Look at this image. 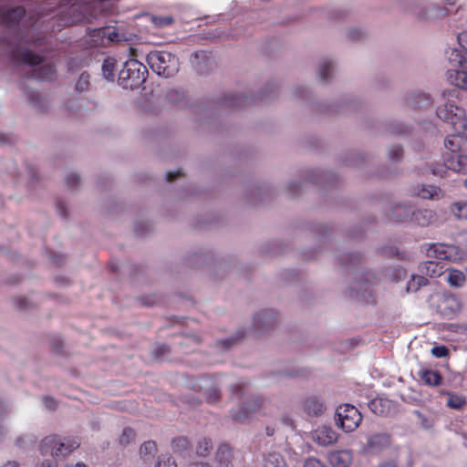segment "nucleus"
<instances>
[{
	"label": "nucleus",
	"mask_w": 467,
	"mask_h": 467,
	"mask_svg": "<svg viewBox=\"0 0 467 467\" xmlns=\"http://www.w3.org/2000/svg\"><path fill=\"white\" fill-rule=\"evenodd\" d=\"M438 117L451 127L456 122L467 120L465 110L459 106V92L456 89L445 90L441 93V101L437 108Z\"/></svg>",
	"instance_id": "f257e3e1"
},
{
	"label": "nucleus",
	"mask_w": 467,
	"mask_h": 467,
	"mask_svg": "<svg viewBox=\"0 0 467 467\" xmlns=\"http://www.w3.org/2000/svg\"><path fill=\"white\" fill-rule=\"evenodd\" d=\"M451 68L447 71L448 81L462 89H467V51L451 47L447 52Z\"/></svg>",
	"instance_id": "f03ea898"
},
{
	"label": "nucleus",
	"mask_w": 467,
	"mask_h": 467,
	"mask_svg": "<svg viewBox=\"0 0 467 467\" xmlns=\"http://www.w3.org/2000/svg\"><path fill=\"white\" fill-rule=\"evenodd\" d=\"M147 76V67L139 60L131 58L119 70L118 84L123 88L135 89L145 82Z\"/></svg>",
	"instance_id": "7ed1b4c3"
},
{
	"label": "nucleus",
	"mask_w": 467,
	"mask_h": 467,
	"mask_svg": "<svg viewBox=\"0 0 467 467\" xmlns=\"http://www.w3.org/2000/svg\"><path fill=\"white\" fill-rule=\"evenodd\" d=\"M146 60L152 71L164 78H171L179 70V58L168 51H151Z\"/></svg>",
	"instance_id": "20e7f679"
},
{
	"label": "nucleus",
	"mask_w": 467,
	"mask_h": 467,
	"mask_svg": "<svg viewBox=\"0 0 467 467\" xmlns=\"http://www.w3.org/2000/svg\"><path fill=\"white\" fill-rule=\"evenodd\" d=\"M80 441L77 437L61 439L58 435H49L41 441V453L56 457H65L78 448Z\"/></svg>",
	"instance_id": "39448f33"
},
{
	"label": "nucleus",
	"mask_w": 467,
	"mask_h": 467,
	"mask_svg": "<svg viewBox=\"0 0 467 467\" xmlns=\"http://www.w3.org/2000/svg\"><path fill=\"white\" fill-rule=\"evenodd\" d=\"M362 416L353 405L342 404L336 410L337 425L346 432L355 431L360 424Z\"/></svg>",
	"instance_id": "423d86ee"
},
{
	"label": "nucleus",
	"mask_w": 467,
	"mask_h": 467,
	"mask_svg": "<svg viewBox=\"0 0 467 467\" xmlns=\"http://www.w3.org/2000/svg\"><path fill=\"white\" fill-rule=\"evenodd\" d=\"M392 444L390 435L385 431H373L366 435V442L361 447V452L378 455Z\"/></svg>",
	"instance_id": "0eeeda50"
},
{
	"label": "nucleus",
	"mask_w": 467,
	"mask_h": 467,
	"mask_svg": "<svg viewBox=\"0 0 467 467\" xmlns=\"http://www.w3.org/2000/svg\"><path fill=\"white\" fill-rule=\"evenodd\" d=\"M452 130L453 131L445 139L444 146L451 151V154H455L457 150L467 147V120L456 122Z\"/></svg>",
	"instance_id": "6e6552de"
},
{
	"label": "nucleus",
	"mask_w": 467,
	"mask_h": 467,
	"mask_svg": "<svg viewBox=\"0 0 467 467\" xmlns=\"http://www.w3.org/2000/svg\"><path fill=\"white\" fill-rule=\"evenodd\" d=\"M26 15V10L23 6H16L13 8L1 7L0 8V26H5L8 29L16 28L20 21Z\"/></svg>",
	"instance_id": "1a4fd4ad"
},
{
	"label": "nucleus",
	"mask_w": 467,
	"mask_h": 467,
	"mask_svg": "<svg viewBox=\"0 0 467 467\" xmlns=\"http://www.w3.org/2000/svg\"><path fill=\"white\" fill-rule=\"evenodd\" d=\"M11 60L15 64H25L29 66L40 65L45 61L44 57L36 55L27 48L16 47L10 53Z\"/></svg>",
	"instance_id": "9d476101"
},
{
	"label": "nucleus",
	"mask_w": 467,
	"mask_h": 467,
	"mask_svg": "<svg viewBox=\"0 0 467 467\" xmlns=\"http://www.w3.org/2000/svg\"><path fill=\"white\" fill-rule=\"evenodd\" d=\"M312 440L320 446H329L337 442V433L328 426H321L311 432Z\"/></svg>",
	"instance_id": "9b49d317"
},
{
	"label": "nucleus",
	"mask_w": 467,
	"mask_h": 467,
	"mask_svg": "<svg viewBox=\"0 0 467 467\" xmlns=\"http://www.w3.org/2000/svg\"><path fill=\"white\" fill-rule=\"evenodd\" d=\"M276 318V315L272 310H262L255 313L253 317V331L260 332L270 327Z\"/></svg>",
	"instance_id": "f8f14e48"
},
{
	"label": "nucleus",
	"mask_w": 467,
	"mask_h": 467,
	"mask_svg": "<svg viewBox=\"0 0 467 467\" xmlns=\"http://www.w3.org/2000/svg\"><path fill=\"white\" fill-rule=\"evenodd\" d=\"M443 165L455 172L467 173V155L446 154L443 157Z\"/></svg>",
	"instance_id": "ddd939ff"
},
{
	"label": "nucleus",
	"mask_w": 467,
	"mask_h": 467,
	"mask_svg": "<svg viewBox=\"0 0 467 467\" xmlns=\"http://www.w3.org/2000/svg\"><path fill=\"white\" fill-rule=\"evenodd\" d=\"M419 271L431 278L438 277L445 273V265L434 259H429L419 265Z\"/></svg>",
	"instance_id": "4468645a"
},
{
	"label": "nucleus",
	"mask_w": 467,
	"mask_h": 467,
	"mask_svg": "<svg viewBox=\"0 0 467 467\" xmlns=\"http://www.w3.org/2000/svg\"><path fill=\"white\" fill-rule=\"evenodd\" d=\"M327 459L332 467H349L353 455L349 450H338L331 451Z\"/></svg>",
	"instance_id": "2eb2a0df"
},
{
	"label": "nucleus",
	"mask_w": 467,
	"mask_h": 467,
	"mask_svg": "<svg viewBox=\"0 0 467 467\" xmlns=\"http://www.w3.org/2000/svg\"><path fill=\"white\" fill-rule=\"evenodd\" d=\"M232 458V449L226 444L220 445L215 454V467H233Z\"/></svg>",
	"instance_id": "dca6fc26"
},
{
	"label": "nucleus",
	"mask_w": 467,
	"mask_h": 467,
	"mask_svg": "<svg viewBox=\"0 0 467 467\" xmlns=\"http://www.w3.org/2000/svg\"><path fill=\"white\" fill-rule=\"evenodd\" d=\"M56 77V69L52 65H46L39 69H32L27 78L42 81H50Z\"/></svg>",
	"instance_id": "f3484780"
},
{
	"label": "nucleus",
	"mask_w": 467,
	"mask_h": 467,
	"mask_svg": "<svg viewBox=\"0 0 467 467\" xmlns=\"http://www.w3.org/2000/svg\"><path fill=\"white\" fill-rule=\"evenodd\" d=\"M411 220L417 224L427 226L434 222L435 213L431 210H412Z\"/></svg>",
	"instance_id": "a211bd4d"
},
{
	"label": "nucleus",
	"mask_w": 467,
	"mask_h": 467,
	"mask_svg": "<svg viewBox=\"0 0 467 467\" xmlns=\"http://www.w3.org/2000/svg\"><path fill=\"white\" fill-rule=\"evenodd\" d=\"M445 279L449 283V285L451 287L459 288L462 287L466 281V277L464 274L457 269L454 268H449L446 269L445 273Z\"/></svg>",
	"instance_id": "6ab92c4d"
},
{
	"label": "nucleus",
	"mask_w": 467,
	"mask_h": 467,
	"mask_svg": "<svg viewBox=\"0 0 467 467\" xmlns=\"http://www.w3.org/2000/svg\"><path fill=\"white\" fill-rule=\"evenodd\" d=\"M419 377L428 386H439L442 381L441 374L432 369L420 370Z\"/></svg>",
	"instance_id": "aec40b11"
},
{
	"label": "nucleus",
	"mask_w": 467,
	"mask_h": 467,
	"mask_svg": "<svg viewBox=\"0 0 467 467\" xmlns=\"http://www.w3.org/2000/svg\"><path fill=\"white\" fill-rule=\"evenodd\" d=\"M335 66L333 61L329 59H324L319 63L317 68V78L319 81L325 82L331 78Z\"/></svg>",
	"instance_id": "412c9836"
},
{
	"label": "nucleus",
	"mask_w": 467,
	"mask_h": 467,
	"mask_svg": "<svg viewBox=\"0 0 467 467\" xmlns=\"http://www.w3.org/2000/svg\"><path fill=\"white\" fill-rule=\"evenodd\" d=\"M413 208L406 204H398L392 209V217L398 222H404L411 219Z\"/></svg>",
	"instance_id": "4be33fe9"
},
{
	"label": "nucleus",
	"mask_w": 467,
	"mask_h": 467,
	"mask_svg": "<svg viewBox=\"0 0 467 467\" xmlns=\"http://www.w3.org/2000/svg\"><path fill=\"white\" fill-rule=\"evenodd\" d=\"M264 467H288L283 456L276 451H269L264 457Z\"/></svg>",
	"instance_id": "5701e85b"
},
{
	"label": "nucleus",
	"mask_w": 467,
	"mask_h": 467,
	"mask_svg": "<svg viewBox=\"0 0 467 467\" xmlns=\"http://www.w3.org/2000/svg\"><path fill=\"white\" fill-rule=\"evenodd\" d=\"M109 29L102 27V28H96L90 31L89 36L91 38V41L93 42V45L96 47L99 46H105V41L109 42L112 40V38L109 36L107 37Z\"/></svg>",
	"instance_id": "b1692460"
},
{
	"label": "nucleus",
	"mask_w": 467,
	"mask_h": 467,
	"mask_svg": "<svg viewBox=\"0 0 467 467\" xmlns=\"http://www.w3.org/2000/svg\"><path fill=\"white\" fill-rule=\"evenodd\" d=\"M262 406V401L257 398H253L248 401L246 406L243 408L242 411L233 412V417L236 420H242L243 418L248 417L249 414L256 410Z\"/></svg>",
	"instance_id": "393cba45"
},
{
	"label": "nucleus",
	"mask_w": 467,
	"mask_h": 467,
	"mask_svg": "<svg viewBox=\"0 0 467 467\" xmlns=\"http://www.w3.org/2000/svg\"><path fill=\"white\" fill-rule=\"evenodd\" d=\"M304 410L310 416H317L323 410V404L315 398L306 400L304 402Z\"/></svg>",
	"instance_id": "a878e982"
},
{
	"label": "nucleus",
	"mask_w": 467,
	"mask_h": 467,
	"mask_svg": "<svg viewBox=\"0 0 467 467\" xmlns=\"http://www.w3.org/2000/svg\"><path fill=\"white\" fill-rule=\"evenodd\" d=\"M428 284L426 277L422 275H411L410 279L407 283L406 290L408 293H415L421 286H425Z\"/></svg>",
	"instance_id": "bb28decb"
},
{
	"label": "nucleus",
	"mask_w": 467,
	"mask_h": 467,
	"mask_svg": "<svg viewBox=\"0 0 467 467\" xmlns=\"http://www.w3.org/2000/svg\"><path fill=\"white\" fill-rule=\"evenodd\" d=\"M248 98L243 94H229L224 103L229 107L239 108L247 104Z\"/></svg>",
	"instance_id": "cd10ccee"
},
{
	"label": "nucleus",
	"mask_w": 467,
	"mask_h": 467,
	"mask_svg": "<svg viewBox=\"0 0 467 467\" xmlns=\"http://www.w3.org/2000/svg\"><path fill=\"white\" fill-rule=\"evenodd\" d=\"M372 412L377 415H384L388 412V401L383 399H374L368 403Z\"/></svg>",
	"instance_id": "c85d7f7f"
},
{
	"label": "nucleus",
	"mask_w": 467,
	"mask_h": 467,
	"mask_svg": "<svg viewBox=\"0 0 467 467\" xmlns=\"http://www.w3.org/2000/svg\"><path fill=\"white\" fill-rule=\"evenodd\" d=\"M116 66V59L111 57H108L104 59L102 64V74L104 78L108 80H112L114 77Z\"/></svg>",
	"instance_id": "c756f323"
},
{
	"label": "nucleus",
	"mask_w": 467,
	"mask_h": 467,
	"mask_svg": "<svg viewBox=\"0 0 467 467\" xmlns=\"http://www.w3.org/2000/svg\"><path fill=\"white\" fill-rule=\"evenodd\" d=\"M249 333H250V331H242V332L237 331L236 335L234 337L218 341L216 347L220 350L227 349L230 346H232L234 343H236L237 341L241 340L243 337H244Z\"/></svg>",
	"instance_id": "7c9ffc66"
},
{
	"label": "nucleus",
	"mask_w": 467,
	"mask_h": 467,
	"mask_svg": "<svg viewBox=\"0 0 467 467\" xmlns=\"http://www.w3.org/2000/svg\"><path fill=\"white\" fill-rule=\"evenodd\" d=\"M157 452V445L153 441H147L143 442L140 447V454L142 458L150 459Z\"/></svg>",
	"instance_id": "2f4dec72"
},
{
	"label": "nucleus",
	"mask_w": 467,
	"mask_h": 467,
	"mask_svg": "<svg viewBox=\"0 0 467 467\" xmlns=\"http://www.w3.org/2000/svg\"><path fill=\"white\" fill-rule=\"evenodd\" d=\"M451 213L459 219L467 220V201L455 202L451 207Z\"/></svg>",
	"instance_id": "473e14b6"
},
{
	"label": "nucleus",
	"mask_w": 467,
	"mask_h": 467,
	"mask_svg": "<svg viewBox=\"0 0 467 467\" xmlns=\"http://www.w3.org/2000/svg\"><path fill=\"white\" fill-rule=\"evenodd\" d=\"M465 399L461 395L448 393L447 406L451 409H461L465 404Z\"/></svg>",
	"instance_id": "72a5a7b5"
},
{
	"label": "nucleus",
	"mask_w": 467,
	"mask_h": 467,
	"mask_svg": "<svg viewBox=\"0 0 467 467\" xmlns=\"http://www.w3.org/2000/svg\"><path fill=\"white\" fill-rule=\"evenodd\" d=\"M150 20L157 27H164L173 23V18L170 16H152Z\"/></svg>",
	"instance_id": "f704fd0d"
},
{
	"label": "nucleus",
	"mask_w": 467,
	"mask_h": 467,
	"mask_svg": "<svg viewBox=\"0 0 467 467\" xmlns=\"http://www.w3.org/2000/svg\"><path fill=\"white\" fill-rule=\"evenodd\" d=\"M387 154L390 161H399L403 156V150L400 145H393L389 148Z\"/></svg>",
	"instance_id": "c9c22d12"
},
{
	"label": "nucleus",
	"mask_w": 467,
	"mask_h": 467,
	"mask_svg": "<svg viewBox=\"0 0 467 467\" xmlns=\"http://www.w3.org/2000/svg\"><path fill=\"white\" fill-rule=\"evenodd\" d=\"M136 437V432L133 429L127 427L123 430L119 437V443L123 446L130 443Z\"/></svg>",
	"instance_id": "e433bc0d"
},
{
	"label": "nucleus",
	"mask_w": 467,
	"mask_h": 467,
	"mask_svg": "<svg viewBox=\"0 0 467 467\" xmlns=\"http://www.w3.org/2000/svg\"><path fill=\"white\" fill-rule=\"evenodd\" d=\"M209 393L206 392V402L213 403L220 398V387L215 383H211Z\"/></svg>",
	"instance_id": "4c0bfd02"
},
{
	"label": "nucleus",
	"mask_w": 467,
	"mask_h": 467,
	"mask_svg": "<svg viewBox=\"0 0 467 467\" xmlns=\"http://www.w3.org/2000/svg\"><path fill=\"white\" fill-rule=\"evenodd\" d=\"M204 61V51L200 50L192 53L190 57L191 65L197 70L202 67V63Z\"/></svg>",
	"instance_id": "58836bf2"
},
{
	"label": "nucleus",
	"mask_w": 467,
	"mask_h": 467,
	"mask_svg": "<svg viewBox=\"0 0 467 467\" xmlns=\"http://www.w3.org/2000/svg\"><path fill=\"white\" fill-rule=\"evenodd\" d=\"M189 442L184 437H177L172 440L171 446L174 451H182L188 448Z\"/></svg>",
	"instance_id": "ea45409f"
},
{
	"label": "nucleus",
	"mask_w": 467,
	"mask_h": 467,
	"mask_svg": "<svg viewBox=\"0 0 467 467\" xmlns=\"http://www.w3.org/2000/svg\"><path fill=\"white\" fill-rule=\"evenodd\" d=\"M89 85V75L87 72L81 73L79 78L76 84V89L78 91H84L88 89Z\"/></svg>",
	"instance_id": "a19ab883"
},
{
	"label": "nucleus",
	"mask_w": 467,
	"mask_h": 467,
	"mask_svg": "<svg viewBox=\"0 0 467 467\" xmlns=\"http://www.w3.org/2000/svg\"><path fill=\"white\" fill-rule=\"evenodd\" d=\"M155 467H177V464L171 456L161 455L158 458Z\"/></svg>",
	"instance_id": "79ce46f5"
},
{
	"label": "nucleus",
	"mask_w": 467,
	"mask_h": 467,
	"mask_svg": "<svg viewBox=\"0 0 467 467\" xmlns=\"http://www.w3.org/2000/svg\"><path fill=\"white\" fill-rule=\"evenodd\" d=\"M436 189L431 186H422L417 194L423 199H431L435 196Z\"/></svg>",
	"instance_id": "37998d69"
},
{
	"label": "nucleus",
	"mask_w": 467,
	"mask_h": 467,
	"mask_svg": "<svg viewBox=\"0 0 467 467\" xmlns=\"http://www.w3.org/2000/svg\"><path fill=\"white\" fill-rule=\"evenodd\" d=\"M417 415L420 420L421 427L425 430H431L434 427L435 420L433 418L427 417L417 411Z\"/></svg>",
	"instance_id": "c03bdc74"
},
{
	"label": "nucleus",
	"mask_w": 467,
	"mask_h": 467,
	"mask_svg": "<svg viewBox=\"0 0 467 467\" xmlns=\"http://www.w3.org/2000/svg\"><path fill=\"white\" fill-rule=\"evenodd\" d=\"M171 352L170 347L165 344L158 345L154 351L153 356L156 359L161 358L164 355Z\"/></svg>",
	"instance_id": "a18cd8bd"
},
{
	"label": "nucleus",
	"mask_w": 467,
	"mask_h": 467,
	"mask_svg": "<svg viewBox=\"0 0 467 467\" xmlns=\"http://www.w3.org/2000/svg\"><path fill=\"white\" fill-rule=\"evenodd\" d=\"M304 467H327L321 460L315 457L306 459Z\"/></svg>",
	"instance_id": "49530a36"
},
{
	"label": "nucleus",
	"mask_w": 467,
	"mask_h": 467,
	"mask_svg": "<svg viewBox=\"0 0 467 467\" xmlns=\"http://www.w3.org/2000/svg\"><path fill=\"white\" fill-rule=\"evenodd\" d=\"M80 182V178L78 174L72 173L67 176L66 178V184L73 189L77 187Z\"/></svg>",
	"instance_id": "de8ad7c7"
},
{
	"label": "nucleus",
	"mask_w": 467,
	"mask_h": 467,
	"mask_svg": "<svg viewBox=\"0 0 467 467\" xmlns=\"http://www.w3.org/2000/svg\"><path fill=\"white\" fill-rule=\"evenodd\" d=\"M431 354L436 358H444L448 355V349L444 346H437L431 348Z\"/></svg>",
	"instance_id": "09e8293b"
},
{
	"label": "nucleus",
	"mask_w": 467,
	"mask_h": 467,
	"mask_svg": "<svg viewBox=\"0 0 467 467\" xmlns=\"http://www.w3.org/2000/svg\"><path fill=\"white\" fill-rule=\"evenodd\" d=\"M458 45L461 49L467 51V32H462L457 36Z\"/></svg>",
	"instance_id": "8fccbe9b"
},
{
	"label": "nucleus",
	"mask_w": 467,
	"mask_h": 467,
	"mask_svg": "<svg viewBox=\"0 0 467 467\" xmlns=\"http://www.w3.org/2000/svg\"><path fill=\"white\" fill-rule=\"evenodd\" d=\"M44 403H45V406L47 407V409L50 410H55L57 407V402L55 399L51 398V397H44Z\"/></svg>",
	"instance_id": "3c124183"
},
{
	"label": "nucleus",
	"mask_w": 467,
	"mask_h": 467,
	"mask_svg": "<svg viewBox=\"0 0 467 467\" xmlns=\"http://www.w3.org/2000/svg\"><path fill=\"white\" fill-rule=\"evenodd\" d=\"M445 303L450 306V307L453 310L459 309V302L453 296H448L444 299Z\"/></svg>",
	"instance_id": "603ef678"
},
{
	"label": "nucleus",
	"mask_w": 467,
	"mask_h": 467,
	"mask_svg": "<svg viewBox=\"0 0 467 467\" xmlns=\"http://www.w3.org/2000/svg\"><path fill=\"white\" fill-rule=\"evenodd\" d=\"M15 304L19 309H26L28 307V302L26 297H17L15 299Z\"/></svg>",
	"instance_id": "864d4df0"
},
{
	"label": "nucleus",
	"mask_w": 467,
	"mask_h": 467,
	"mask_svg": "<svg viewBox=\"0 0 467 467\" xmlns=\"http://www.w3.org/2000/svg\"><path fill=\"white\" fill-rule=\"evenodd\" d=\"M362 35V31L358 28L349 29L348 33V37L353 40L358 39Z\"/></svg>",
	"instance_id": "5fc2aeb1"
},
{
	"label": "nucleus",
	"mask_w": 467,
	"mask_h": 467,
	"mask_svg": "<svg viewBox=\"0 0 467 467\" xmlns=\"http://www.w3.org/2000/svg\"><path fill=\"white\" fill-rule=\"evenodd\" d=\"M181 176H182V172L181 170H177L175 171H169L166 174V180L168 182H172V181H174L175 179H177V178H179Z\"/></svg>",
	"instance_id": "6e6d98bb"
},
{
	"label": "nucleus",
	"mask_w": 467,
	"mask_h": 467,
	"mask_svg": "<svg viewBox=\"0 0 467 467\" xmlns=\"http://www.w3.org/2000/svg\"><path fill=\"white\" fill-rule=\"evenodd\" d=\"M57 212L59 213V214L66 218L67 216V208H66V205L63 202H57Z\"/></svg>",
	"instance_id": "4d7b16f0"
},
{
	"label": "nucleus",
	"mask_w": 467,
	"mask_h": 467,
	"mask_svg": "<svg viewBox=\"0 0 467 467\" xmlns=\"http://www.w3.org/2000/svg\"><path fill=\"white\" fill-rule=\"evenodd\" d=\"M12 143V138L4 133H0V144Z\"/></svg>",
	"instance_id": "13d9d810"
},
{
	"label": "nucleus",
	"mask_w": 467,
	"mask_h": 467,
	"mask_svg": "<svg viewBox=\"0 0 467 467\" xmlns=\"http://www.w3.org/2000/svg\"><path fill=\"white\" fill-rule=\"evenodd\" d=\"M378 467H397V463L393 460L385 461L380 462Z\"/></svg>",
	"instance_id": "bf43d9fd"
},
{
	"label": "nucleus",
	"mask_w": 467,
	"mask_h": 467,
	"mask_svg": "<svg viewBox=\"0 0 467 467\" xmlns=\"http://www.w3.org/2000/svg\"><path fill=\"white\" fill-rule=\"evenodd\" d=\"M422 97L424 98V101H425L424 104H428L430 101V97L427 94H422ZM411 102L416 103L418 105H423V103L421 101H418V100L414 99L413 98H411Z\"/></svg>",
	"instance_id": "052dcab7"
},
{
	"label": "nucleus",
	"mask_w": 467,
	"mask_h": 467,
	"mask_svg": "<svg viewBox=\"0 0 467 467\" xmlns=\"http://www.w3.org/2000/svg\"><path fill=\"white\" fill-rule=\"evenodd\" d=\"M30 44H32L34 47H37V46H40L44 43V37H37L36 40L34 41H28Z\"/></svg>",
	"instance_id": "680f3d73"
},
{
	"label": "nucleus",
	"mask_w": 467,
	"mask_h": 467,
	"mask_svg": "<svg viewBox=\"0 0 467 467\" xmlns=\"http://www.w3.org/2000/svg\"><path fill=\"white\" fill-rule=\"evenodd\" d=\"M37 467H57V465L53 462L47 461V462H43L41 463V465H39Z\"/></svg>",
	"instance_id": "e2e57ef3"
},
{
	"label": "nucleus",
	"mask_w": 467,
	"mask_h": 467,
	"mask_svg": "<svg viewBox=\"0 0 467 467\" xmlns=\"http://www.w3.org/2000/svg\"><path fill=\"white\" fill-rule=\"evenodd\" d=\"M52 260L57 265H62L65 261V258L62 255H59V256H57V258L53 257Z\"/></svg>",
	"instance_id": "0e129e2a"
},
{
	"label": "nucleus",
	"mask_w": 467,
	"mask_h": 467,
	"mask_svg": "<svg viewBox=\"0 0 467 467\" xmlns=\"http://www.w3.org/2000/svg\"><path fill=\"white\" fill-rule=\"evenodd\" d=\"M3 467H18V463L15 461L7 462Z\"/></svg>",
	"instance_id": "69168bd1"
},
{
	"label": "nucleus",
	"mask_w": 467,
	"mask_h": 467,
	"mask_svg": "<svg viewBox=\"0 0 467 467\" xmlns=\"http://www.w3.org/2000/svg\"><path fill=\"white\" fill-rule=\"evenodd\" d=\"M414 12H415V14H417V15H418L420 17H421V18L426 17V15H425V14L420 13V11H418V10H416V9L414 10Z\"/></svg>",
	"instance_id": "338daca9"
},
{
	"label": "nucleus",
	"mask_w": 467,
	"mask_h": 467,
	"mask_svg": "<svg viewBox=\"0 0 467 467\" xmlns=\"http://www.w3.org/2000/svg\"><path fill=\"white\" fill-rule=\"evenodd\" d=\"M443 1H444L447 5H454V4H455V2H456V0H443Z\"/></svg>",
	"instance_id": "774afa93"
}]
</instances>
